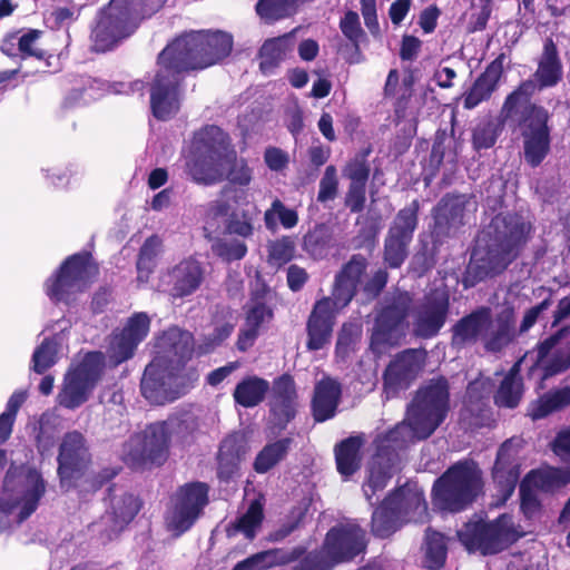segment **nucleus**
Wrapping results in <instances>:
<instances>
[{"instance_id":"nucleus-55","label":"nucleus","mask_w":570,"mask_h":570,"mask_svg":"<svg viewBox=\"0 0 570 570\" xmlns=\"http://www.w3.org/2000/svg\"><path fill=\"white\" fill-rule=\"evenodd\" d=\"M29 479L31 484L23 492L22 507L18 515L19 521L28 519L37 510L39 501L46 492V483L41 474L37 472H30Z\"/></svg>"},{"instance_id":"nucleus-21","label":"nucleus","mask_w":570,"mask_h":570,"mask_svg":"<svg viewBox=\"0 0 570 570\" xmlns=\"http://www.w3.org/2000/svg\"><path fill=\"white\" fill-rule=\"evenodd\" d=\"M269 414L274 425L285 430L297 413V390L294 377L289 373H283L275 377L269 386Z\"/></svg>"},{"instance_id":"nucleus-1","label":"nucleus","mask_w":570,"mask_h":570,"mask_svg":"<svg viewBox=\"0 0 570 570\" xmlns=\"http://www.w3.org/2000/svg\"><path fill=\"white\" fill-rule=\"evenodd\" d=\"M532 226L517 213H499L478 235L466 266L464 286L502 274L521 254Z\"/></svg>"},{"instance_id":"nucleus-26","label":"nucleus","mask_w":570,"mask_h":570,"mask_svg":"<svg viewBox=\"0 0 570 570\" xmlns=\"http://www.w3.org/2000/svg\"><path fill=\"white\" fill-rule=\"evenodd\" d=\"M57 462L59 480H69L73 472L90 468L92 455L82 433L71 431L63 435L59 446Z\"/></svg>"},{"instance_id":"nucleus-47","label":"nucleus","mask_w":570,"mask_h":570,"mask_svg":"<svg viewBox=\"0 0 570 570\" xmlns=\"http://www.w3.org/2000/svg\"><path fill=\"white\" fill-rule=\"evenodd\" d=\"M570 405V386L549 391L531 403L529 415L541 420Z\"/></svg>"},{"instance_id":"nucleus-56","label":"nucleus","mask_w":570,"mask_h":570,"mask_svg":"<svg viewBox=\"0 0 570 570\" xmlns=\"http://www.w3.org/2000/svg\"><path fill=\"white\" fill-rule=\"evenodd\" d=\"M296 250L295 239L292 236H282L267 245V262L272 266L281 268L289 263Z\"/></svg>"},{"instance_id":"nucleus-36","label":"nucleus","mask_w":570,"mask_h":570,"mask_svg":"<svg viewBox=\"0 0 570 570\" xmlns=\"http://www.w3.org/2000/svg\"><path fill=\"white\" fill-rule=\"evenodd\" d=\"M246 454L244 440L230 434L223 439L217 452V478L220 481L229 482L238 473L240 462Z\"/></svg>"},{"instance_id":"nucleus-22","label":"nucleus","mask_w":570,"mask_h":570,"mask_svg":"<svg viewBox=\"0 0 570 570\" xmlns=\"http://www.w3.org/2000/svg\"><path fill=\"white\" fill-rule=\"evenodd\" d=\"M150 328V318L144 312L132 314L125 326L115 331L109 344L110 357L116 364L128 361L137 346L146 338Z\"/></svg>"},{"instance_id":"nucleus-39","label":"nucleus","mask_w":570,"mask_h":570,"mask_svg":"<svg viewBox=\"0 0 570 570\" xmlns=\"http://www.w3.org/2000/svg\"><path fill=\"white\" fill-rule=\"evenodd\" d=\"M142 501L139 497L125 492L111 498L110 511L107 513L110 522L108 538L119 534L139 513Z\"/></svg>"},{"instance_id":"nucleus-42","label":"nucleus","mask_w":570,"mask_h":570,"mask_svg":"<svg viewBox=\"0 0 570 570\" xmlns=\"http://www.w3.org/2000/svg\"><path fill=\"white\" fill-rule=\"evenodd\" d=\"M537 90V85L533 80L527 79L522 81L513 91H511L504 99L502 105L500 117L503 121L513 119L520 111L521 107H524L522 119L519 121L523 124L524 119L529 118V106L531 97Z\"/></svg>"},{"instance_id":"nucleus-31","label":"nucleus","mask_w":570,"mask_h":570,"mask_svg":"<svg viewBox=\"0 0 570 570\" xmlns=\"http://www.w3.org/2000/svg\"><path fill=\"white\" fill-rule=\"evenodd\" d=\"M504 60L505 53L501 52L474 80L471 88L463 96V107L465 109H473L491 98L503 75Z\"/></svg>"},{"instance_id":"nucleus-34","label":"nucleus","mask_w":570,"mask_h":570,"mask_svg":"<svg viewBox=\"0 0 570 570\" xmlns=\"http://www.w3.org/2000/svg\"><path fill=\"white\" fill-rule=\"evenodd\" d=\"M563 76V66L558 47L552 38H546L538 67L533 73L537 90L556 87Z\"/></svg>"},{"instance_id":"nucleus-13","label":"nucleus","mask_w":570,"mask_h":570,"mask_svg":"<svg viewBox=\"0 0 570 570\" xmlns=\"http://www.w3.org/2000/svg\"><path fill=\"white\" fill-rule=\"evenodd\" d=\"M105 368V355L100 351L88 352L82 361L63 379L57 395L60 406L76 410L86 403L100 381Z\"/></svg>"},{"instance_id":"nucleus-25","label":"nucleus","mask_w":570,"mask_h":570,"mask_svg":"<svg viewBox=\"0 0 570 570\" xmlns=\"http://www.w3.org/2000/svg\"><path fill=\"white\" fill-rule=\"evenodd\" d=\"M520 466L518 450L513 448L512 440H505L497 452L492 469L495 495L502 503H505L515 490L520 478Z\"/></svg>"},{"instance_id":"nucleus-38","label":"nucleus","mask_w":570,"mask_h":570,"mask_svg":"<svg viewBox=\"0 0 570 570\" xmlns=\"http://www.w3.org/2000/svg\"><path fill=\"white\" fill-rule=\"evenodd\" d=\"M362 434L343 439L334 446V456L337 472L345 479L354 475L362 466L364 445Z\"/></svg>"},{"instance_id":"nucleus-32","label":"nucleus","mask_w":570,"mask_h":570,"mask_svg":"<svg viewBox=\"0 0 570 570\" xmlns=\"http://www.w3.org/2000/svg\"><path fill=\"white\" fill-rule=\"evenodd\" d=\"M88 470L81 469L73 472L69 480H59L61 490L63 492L76 491L80 499H86L111 482L120 472V468L117 466H106L97 472Z\"/></svg>"},{"instance_id":"nucleus-37","label":"nucleus","mask_w":570,"mask_h":570,"mask_svg":"<svg viewBox=\"0 0 570 570\" xmlns=\"http://www.w3.org/2000/svg\"><path fill=\"white\" fill-rule=\"evenodd\" d=\"M282 564L296 562L293 570H333L337 564L324 549V543L312 551L304 546H296L291 551L283 552L279 559Z\"/></svg>"},{"instance_id":"nucleus-52","label":"nucleus","mask_w":570,"mask_h":570,"mask_svg":"<svg viewBox=\"0 0 570 570\" xmlns=\"http://www.w3.org/2000/svg\"><path fill=\"white\" fill-rule=\"evenodd\" d=\"M287 50L286 36L267 39L258 51L259 69L264 73L272 72L284 60Z\"/></svg>"},{"instance_id":"nucleus-51","label":"nucleus","mask_w":570,"mask_h":570,"mask_svg":"<svg viewBox=\"0 0 570 570\" xmlns=\"http://www.w3.org/2000/svg\"><path fill=\"white\" fill-rule=\"evenodd\" d=\"M297 0H258L256 14L267 24L293 17L298 11Z\"/></svg>"},{"instance_id":"nucleus-10","label":"nucleus","mask_w":570,"mask_h":570,"mask_svg":"<svg viewBox=\"0 0 570 570\" xmlns=\"http://www.w3.org/2000/svg\"><path fill=\"white\" fill-rule=\"evenodd\" d=\"M469 200L466 195L448 193L432 208V223L429 227L430 243L423 244V250L433 264L442 246L465 224L464 216Z\"/></svg>"},{"instance_id":"nucleus-44","label":"nucleus","mask_w":570,"mask_h":570,"mask_svg":"<svg viewBox=\"0 0 570 570\" xmlns=\"http://www.w3.org/2000/svg\"><path fill=\"white\" fill-rule=\"evenodd\" d=\"M269 391V383L256 375L246 376L237 383L233 397L236 404L249 409L261 404Z\"/></svg>"},{"instance_id":"nucleus-61","label":"nucleus","mask_w":570,"mask_h":570,"mask_svg":"<svg viewBox=\"0 0 570 570\" xmlns=\"http://www.w3.org/2000/svg\"><path fill=\"white\" fill-rule=\"evenodd\" d=\"M223 161L229 164L226 178L234 185L247 186L252 180V169L244 158L238 159L235 149L229 150Z\"/></svg>"},{"instance_id":"nucleus-40","label":"nucleus","mask_w":570,"mask_h":570,"mask_svg":"<svg viewBox=\"0 0 570 570\" xmlns=\"http://www.w3.org/2000/svg\"><path fill=\"white\" fill-rule=\"evenodd\" d=\"M396 460L394 449L389 444H380L371 460L367 484L374 494L383 490L393 475V468Z\"/></svg>"},{"instance_id":"nucleus-20","label":"nucleus","mask_w":570,"mask_h":570,"mask_svg":"<svg viewBox=\"0 0 570 570\" xmlns=\"http://www.w3.org/2000/svg\"><path fill=\"white\" fill-rule=\"evenodd\" d=\"M548 111L537 105L529 106V118L523 120V154L527 164L535 168L542 164L550 153V128Z\"/></svg>"},{"instance_id":"nucleus-46","label":"nucleus","mask_w":570,"mask_h":570,"mask_svg":"<svg viewBox=\"0 0 570 570\" xmlns=\"http://www.w3.org/2000/svg\"><path fill=\"white\" fill-rule=\"evenodd\" d=\"M293 444L289 436L269 442L256 454L253 462V469L258 474H264L274 469L278 463L286 459Z\"/></svg>"},{"instance_id":"nucleus-12","label":"nucleus","mask_w":570,"mask_h":570,"mask_svg":"<svg viewBox=\"0 0 570 570\" xmlns=\"http://www.w3.org/2000/svg\"><path fill=\"white\" fill-rule=\"evenodd\" d=\"M412 297L409 293H397L377 313L370 338V348L381 356L391 347L399 346L405 336V320L409 316Z\"/></svg>"},{"instance_id":"nucleus-48","label":"nucleus","mask_w":570,"mask_h":570,"mask_svg":"<svg viewBox=\"0 0 570 570\" xmlns=\"http://www.w3.org/2000/svg\"><path fill=\"white\" fill-rule=\"evenodd\" d=\"M333 240V232L324 223L315 224L302 239V249L313 259L327 256Z\"/></svg>"},{"instance_id":"nucleus-60","label":"nucleus","mask_w":570,"mask_h":570,"mask_svg":"<svg viewBox=\"0 0 570 570\" xmlns=\"http://www.w3.org/2000/svg\"><path fill=\"white\" fill-rule=\"evenodd\" d=\"M523 395V382L502 380L493 396L499 407L515 409Z\"/></svg>"},{"instance_id":"nucleus-29","label":"nucleus","mask_w":570,"mask_h":570,"mask_svg":"<svg viewBox=\"0 0 570 570\" xmlns=\"http://www.w3.org/2000/svg\"><path fill=\"white\" fill-rule=\"evenodd\" d=\"M342 399V384L334 377L324 375L314 385L311 412L316 423H323L336 415Z\"/></svg>"},{"instance_id":"nucleus-33","label":"nucleus","mask_w":570,"mask_h":570,"mask_svg":"<svg viewBox=\"0 0 570 570\" xmlns=\"http://www.w3.org/2000/svg\"><path fill=\"white\" fill-rule=\"evenodd\" d=\"M159 346L164 353L159 357L173 360V368H179L180 373L189 372L186 364L194 353V336L190 332L170 327L160 337Z\"/></svg>"},{"instance_id":"nucleus-23","label":"nucleus","mask_w":570,"mask_h":570,"mask_svg":"<svg viewBox=\"0 0 570 570\" xmlns=\"http://www.w3.org/2000/svg\"><path fill=\"white\" fill-rule=\"evenodd\" d=\"M205 278L204 265L194 257L184 258L164 275L168 295L173 299L191 296L202 287Z\"/></svg>"},{"instance_id":"nucleus-27","label":"nucleus","mask_w":570,"mask_h":570,"mask_svg":"<svg viewBox=\"0 0 570 570\" xmlns=\"http://www.w3.org/2000/svg\"><path fill=\"white\" fill-rule=\"evenodd\" d=\"M336 311L338 309L335 307V303L327 296L314 303L306 322V347L308 351H318L330 343Z\"/></svg>"},{"instance_id":"nucleus-35","label":"nucleus","mask_w":570,"mask_h":570,"mask_svg":"<svg viewBox=\"0 0 570 570\" xmlns=\"http://www.w3.org/2000/svg\"><path fill=\"white\" fill-rule=\"evenodd\" d=\"M186 173L195 183L205 186L223 181V158L190 149L186 160Z\"/></svg>"},{"instance_id":"nucleus-19","label":"nucleus","mask_w":570,"mask_h":570,"mask_svg":"<svg viewBox=\"0 0 570 570\" xmlns=\"http://www.w3.org/2000/svg\"><path fill=\"white\" fill-rule=\"evenodd\" d=\"M323 543L336 564H342L365 553L368 540L366 530L356 521H346L333 525L326 532Z\"/></svg>"},{"instance_id":"nucleus-16","label":"nucleus","mask_w":570,"mask_h":570,"mask_svg":"<svg viewBox=\"0 0 570 570\" xmlns=\"http://www.w3.org/2000/svg\"><path fill=\"white\" fill-rule=\"evenodd\" d=\"M170 431L167 422L151 423L142 436L130 439L125 445V463L132 470L163 465L169 454Z\"/></svg>"},{"instance_id":"nucleus-41","label":"nucleus","mask_w":570,"mask_h":570,"mask_svg":"<svg viewBox=\"0 0 570 570\" xmlns=\"http://www.w3.org/2000/svg\"><path fill=\"white\" fill-rule=\"evenodd\" d=\"M190 149L224 158L234 148L227 132L216 125H206L194 134Z\"/></svg>"},{"instance_id":"nucleus-49","label":"nucleus","mask_w":570,"mask_h":570,"mask_svg":"<svg viewBox=\"0 0 570 570\" xmlns=\"http://www.w3.org/2000/svg\"><path fill=\"white\" fill-rule=\"evenodd\" d=\"M163 242L158 235H151L147 237L139 248L136 269H137V282L147 283L150 275L157 267L158 255L161 250Z\"/></svg>"},{"instance_id":"nucleus-45","label":"nucleus","mask_w":570,"mask_h":570,"mask_svg":"<svg viewBox=\"0 0 570 570\" xmlns=\"http://www.w3.org/2000/svg\"><path fill=\"white\" fill-rule=\"evenodd\" d=\"M422 550L424 552V567L429 570H441L448 558V539L431 527L424 532V542Z\"/></svg>"},{"instance_id":"nucleus-59","label":"nucleus","mask_w":570,"mask_h":570,"mask_svg":"<svg viewBox=\"0 0 570 570\" xmlns=\"http://www.w3.org/2000/svg\"><path fill=\"white\" fill-rule=\"evenodd\" d=\"M500 124L494 119H488L476 125L472 132V144L475 150L493 147L501 132Z\"/></svg>"},{"instance_id":"nucleus-18","label":"nucleus","mask_w":570,"mask_h":570,"mask_svg":"<svg viewBox=\"0 0 570 570\" xmlns=\"http://www.w3.org/2000/svg\"><path fill=\"white\" fill-rule=\"evenodd\" d=\"M410 505H414L420 511V515H428V503L423 493H414L411 498H405L403 489H397L389 494L372 513L373 535L381 539L391 537L400 528L403 510Z\"/></svg>"},{"instance_id":"nucleus-11","label":"nucleus","mask_w":570,"mask_h":570,"mask_svg":"<svg viewBox=\"0 0 570 570\" xmlns=\"http://www.w3.org/2000/svg\"><path fill=\"white\" fill-rule=\"evenodd\" d=\"M210 487L203 481L179 485L169 498L167 528L178 538L189 531L209 503Z\"/></svg>"},{"instance_id":"nucleus-53","label":"nucleus","mask_w":570,"mask_h":570,"mask_svg":"<svg viewBox=\"0 0 570 570\" xmlns=\"http://www.w3.org/2000/svg\"><path fill=\"white\" fill-rule=\"evenodd\" d=\"M538 491L551 492L570 481V476L559 469L531 470L523 478Z\"/></svg>"},{"instance_id":"nucleus-3","label":"nucleus","mask_w":570,"mask_h":570,"mask_svg":"<svg viewBox=\"0 0 570 570\" xmlns=\"http://www.w3.org/2000/svg\"><path fill=\"white\" fill-rule=\"evenodd\" d=\"M482 471L471 459L450 465L433 483L431 502L440 512L459 513L466 510L483 493Z\"/></svg>"},{"instance_id":"nucleus-43","label":"nucleus","mask_w":570,"mask_h":570,"mask_svg":"<svg viewBox=\"0 0 570 570\" xmlns=\"http://www.w3.org/2000/svg\"><path fill=\"white\" fill-rule=\"evenodd\" d=\"M264 520V507L259 500H253L246 512L226 525L225 532L228 538L243 533L247 540L256 537L257 530Z\"/></svg>"},{"instance_id":"nucleus-28","label":"nucleus","mask_w":570,"mask_h":570,"mask_svg":"<svg viewBox=\"0 0 570 570\" xmlns=\"http://www.w3.org/2000/svg\"><path fill=\"white\" fill-rule=\"evenodd\" d=\"M420 370L419 351L407 348L400 352L383 372V387L387 394L407 389Z\"/></svg>"},{"instance_id":"nucleus-30","label":"nucleus","mask_w":570,"mask_h":570,"mask_svg":"<svg viewBox=\"0 0 570 570\" xmlns=\"http://www.w3.org/2000/svg\"><path fill=\"white\" fill-rule=\"evenodd\" d=\"M569 334L570 326L566 325L546 337L543 341H540L533 351L535 353V358L530 367V372L532 373L535 370H541V379L547 380L569 370V364H567L566 360L560 354H554L550 360H547L551 351Z\"/></svg>"},{"instance_id":"nucleus-58","label":"nucleus","mask_w":570,"mask_h":570,"mask_svg":"<svg viewBox=\"0 0 570 570\" xmlns=\"http://www.w3.org/2000/svg\"><path fill=\"white\" fill-rule=\"evenodd\" d=\"M338 26L343 36L351 42L354 53L361 56V41L365 39L366 35L362 29L358 13L347 10L341 18Z\"/></svg>"},{"instance_id":"nucleus-14","label":"nucleus","mask_w":570,"mask_h":570,"mask_svg":"<svg viewBox=\"0 0 570 570\" xmlns=\"http://www.w3.org/2000/svg\"><path fill=\"white\" fill-rule=\"evenodd\" d=\"M420 200L413 199L399 209L391 220L383 244V261L389 268H400L409 257L420 223Z\"/></svg>"},{"instance_id":"nucleus-64","label":"nucleus","mask_w":570,"mask_h":570,"mask_svg":"<svg viewBox=\"0 0 570 570\" xmlns=\"http://www.w3.org/2000/svg\"><path fill=\"white\" fill-rule=\"evenodd\" d=\"M213 253L224 262L232 263L243 259L247 254V246L238 239H216L212 245Z\"/></svg>"},{"instance_id":"nucleus-24","label":"nucleus","mask_w":570,"mask_h":570,"mask_svg":"<svg viewBox=\"0 0 570 570\" xmlns=\"http://www.w3.org/2000/svg\"><path fill=\"white\" fill-rule=\"evenodd\" d=\"M367 267L368 261L363 254H353L336 273L330 298L337 309L346 307L356 296Z\"/></svg>"},{"instance_id":"nucleus-7","label":"nucleus","mask_w":570,"mask_h":570,"mask_svg":"<svg viewBox=\"0 0 570 570\" xmlns=\"http://www.w3.org/2000/svg\"><path fill=\"white\" fill-rule=\"evenodd\" d=\"M99 274L90 252L82 250L66 257L45 282V293L51 302L70 305L86 292Z\"/></svg>"},{"instance_id":"nucleus-2","label":"nucleus","mask_w":570,"mask_h":570,"mask_svg":"<svg viewBox=\"0 0 570 570\" xmlns=\"http://www.w3.org/2000/svg\"><path fill=\"white\" fill-rule=\"evenodd\" d=\"M450 344L462 350L482 342L490 353H500L517 337L513 307H504L493 317L489 306H480L459 318L451 327Z\"/></svg>"},{"instance_id":"nucleus-5","label":"nucleus","mask_w":570,"mask_h":570,"mask_svg":"<svg viewBox=\"0 0 570 570\" xmlns=\"http://www.w3.org/2000/svg\"><path fill=\"white\" fill-rule=\"evenodd\" d=\"M450 412V384L438 375L425 381L407 405L406 420L419 440H426L445 421Z\"/></svg>"},{"instance_id":"nucleus-54","label":"nucleus","mask_w":570,"mask_h":570,"mask_svg":"<svg viewBox=\"0 0 570 570\" xmlns=\"http://www.w3.org/2000/svg\"><path fill=\"white\" fill-rule=\"evenodd\" d=\"M277 220L281 225L291 229L298 224V213L294 208H288L284 203L276 198L272 202L271 207L264 213L265 226L268 230H275L277 227Z\"/></svg>"},{"instance_id":"nucleus-63","label":"nucleus","mask_w":570,"mask_h":570,"mask_svg":"<svg viewBox=\"0 0 570 570\" xmlns=\"http://www.w3.org/2000/svg\"><path fill=\"white\" fill-rule=\"evenodd\" d=\"M57 362V345L51 338H45L32 354V370L43 374Z\"/></svg>"},{"instance_id":"nucleus-15","label":"nucleus","mask_w":570,"mask_h":570,"mask_svg":"<svg viewBox=\"0 0 570 570\" xmlns=\"http://www.w3.org/2000/svg\"><path fill=\"white\" fill-rule=\"evenodd\" d=\"M158 70L150 85V110L157 120H168L180 106V87L185 72L175 65L163 51L157 57Z\"/></svg>"},{"instance_id":"nucleus-62","label":"nucleus","mask_w":570,"mask_h":570,"mask_svg":"<svg viewBox=\"0 0 570 570\" xmlns=\"http://www.w3.org/2000/svg\"><path fill=\"white\" fill-rule=\"evenodd\" d=\"M538 490L522 480L519 485L520 509L528 520L539 519L542 513V504L538 497Z\"/></svg>"},{"instance_id":"nucleus-9","label":"nucleus","mask_w":570,"mask_h":570,"mask_svg":"<svg viewBox=\"0 0 570 570\" xmlns=\"http://www.w3.org/2000/svg\"><path fill=\"white\" fill-rule=\"evenodd\" d=\"M456 537L468 552L479 551L489 556L509 548L520 534L513 527L512 518L503 513L492 521L470 519L456 531Z\"/></svg>"},{"instance_id":"nucleus-17","label":"nucleus","mask_w":570,"mask_h":570,"mask_svg":"<svg viewBox=\"0 0 570 570\" xmlns=\"http://www.w3.org/2000/svg\"><path fill=\"white\" fill-rule=\"evenodd\" d=\"M450 314V294L444 288H432L424 294L413 311L412 333L431 340L439 335Z\"/></svg>"},{"instance_id":"nucleus-4","label":"nucleus","mask_w":570,"mask_h":570,"mask_svg":"<svg viewBox=\"0 0 570 570\" xmlns=\"http://www.w3.org/2000/svg\"><path fill=\"white\" fill-rule=\"evenodd\" d=\"M233 37L224 31H196L174 39L161 51L185 73L203 70L227 58Z\"/></svg>"},{"instance_id":"nucleus-8","label":"nucleus","mask_w":570,"mask_h":570,"mask_svg":"<svg viewBox=\"0 0 570 570\" xmlns=\"http://www.w3.org/2000/svg\"><path fill=\"white\" fill-rule=\"evenodd\" d=\"M198 380L195 368L180 373L173 368V360L155 357L144 370L141 395L154 405H165L185 395Z\"/></svg>"},{"instance_id":"nucleus-57","label":"nucleus","mask_w":570,"mask_h":570,"mask_svg":"<svg viewBox=\"0 0 570 570\" xmlns=\"http://www.w3.org/2000/svg\"><path fill=\"white\" fill-rule=\"evenodd\" d=\"M371 148H366L351 159L343 168V176L350 179V185L366 187L370 177V165L367 156L371 154Z\"/></svg>"},{"instance_id":"nucleus-50","label":"nucleus","mask_w":570,"mask_h":570,"mask_svg":"<svg viewBox=\"0 0 570 570\" xmlns=\"http://www.w3.org/2000/svg\"><path fill=\"white\" fill-rule=\"evenodd\" d=\"M268 292L269 289L264 285L250 294L245 309V325L261 330L265 323H269L274 318V311L266 303Z\"/></svg>"},{"instance_id":"nucleus-6","label":"nucleus","mask_w":570,"mask_h":570,"mask_svg":"<svg viewBox=\"0 0 570 570\" xmlns=\"http://www.w3.org/2000/svg\"><path fill=\"white\" fill-rule=\"evenodd\" d=\"M141 0H110L97 16L91 29V48L95 52L115 49L139 27Z\"/></svg>"}]
</instances>
